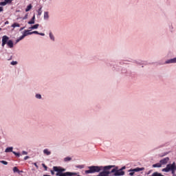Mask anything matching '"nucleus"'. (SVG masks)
Returning a JSON list of instances; mask_svg holds the SVG:
<instances>
[{
	"mask_svg": "<svg viewBox=\"0 0 176 176\" xmlns=\"http://www.w3.org/2000/svg\"><path fill=\"white\" fill-rule=\"evenodd\" d=\"M53 170H54V171L56 172V176H76V175H78V173H72V172L64 173V171H65V169L60 168V167H58V166H54Z\"/></svg>",
	"mask_w": 176,
	"mask_h": 176,
	"instance_id": "nucleus-1",
	"label": "nucleus"
},
{
	"mask_svg": "<svg viewBox=\"0 0 176 176\" xmlns=\"http://www.w3.org/2000/svg\"><path fill=\"white\" fill-rule=\"evenodd\" d=\"M88 168L89 170H85V174H94V173H100L102 170V166H89Z\"/></svg>",
	"mask_w": 176,
	"mask_h": 176,
	"instance_id": "nucleus-2",
	"label": "nucleus"
},
{
	"mask_svg": "<svg viewBox=\"0 0 176 176\" xmlns=\"http://www.w3.org/2000/svg\"><path fill=\"white\" fill-rule=\"evenodd\" d=\"M162 171H164L165 173H168V171H172V174H174V173H175L176 171L175 162L166 165V167L165 168H163Z\"/></svg>",
	"mask_w": 176,
	"mask_h": 176,
	"instance_id": "nucleus-3",
	"label": "nucleus"
},
{
	"mask_svg": "<svg viewBox=\"0 0 176 176\" xmlns=\"http://www.w3.org/2000/svg\"><path fill=\"white\" fill-rule=\"evenodd\" d=\"M111 173H114L116 176L124 175V171L122 170V169H118V167L111 169Z\"/></svg>",
	"mask_w": 176,
	"mask_h": 176,
	"instance_id": "nucleus-4",
	"label": "nucleus"
},
{
	"mask_svg": "<svg viewBox=\"0 0 176 176\" xmlns=\"http://www.w3.org/2000/svg\"><path fill=\"white\" fill-rule=\"evenodd\" d=\"M9 42V37L8 36H3L2 37V47L5 46Z\"/></svg>",
	"mask_w": 176,
	"mask_h": 176,
	"instance_id": "nucleus-5",
	"label": "nucleus"
},
{
	"mask_svg": "<svg viewBox=\"0 0 176 176\" xmlns=\"http://www.w3.org/2000/svg\"><path fill=\"white\" fill-rule=\"evenodd\" d=\"M168 160H170V158H168L167 157L164 158L163 160H161L160 161V163L161 164V166H164V165L167 164V163H168Z\"/></svg>",
	"mask_w": 176,
	"mask_h": 176,
	"instance_id": "nucleus-6",
	"label": "nucleus"
},
{
	"mask_svg": "<svg viewBox=\"0 0 176 176\" xmlns=\"http://www.w3.org/2000/svg\"><path fill=\"white\" fill-rule=\"evenodd\" d=\"M176 63V58L169 59L166 61V64H173Z\"/></svg>",
	"mask_w": 176,
	"mask_h": 176,
	"instance_id": "nucleus-7",
	"label": "nucleus"
},
{
	"mask_svg": "<svg viewBox=\"0 0 176 176\" xmlns=\"http://www.w3.org/2000/svg\"><path fill=\"white\" fill-rule=\"evenodd\" d=\"M145 170V168H135L132 170V171H135V173H138V171H144Z\"/></svg>",
	"mask_w": 176,
	"mask_h": 176,
	"instance_id": "nucleus-8",
	"label": "nucleus"
},
{
	"mask_svg": "<svg viewBox=\"0 0 176 176\" xmlns=\"http://www.w3.org/2000/svg\"><path fill=\"white\" fill-rule=\"evenodd\" d=\"M7 45L9 47H10V49H12V47H13V41L12 40H9L8 42H7Z\"/></svg>",
	"mask_w": 176,
	"mask_h": 176,
	"instance_id": "nucleus-9",
	"label": "nucleus"
},
{
	"mask_svg": "<svg viewBox=\"0 0 176 176\" xmlns=\"http://www.w3.org/2000/svg\"><path fill=\"white\" fill-rule=\"evenodd\" d=\"M28 24H35V15L33 16L32 19L28 22Z\"/></svg>",
	"mask_w": 176,
	"mask_h": 176,
	"instance_id": "nucleus-10",
	"label": "nucleus"
},
{
	"mask_svg": "<svg viewBox=\"0 0 176 176\" xmlns=\"http://www.w3.org/2000/svg\"><path fill=\"white\" fill-rule=\"evenodd\" d=\"M153 168H160L162 167V164L160 162L153 164Z\"/></svg>",
	"mask_w": 176,
	"mask_h": 176,
	"instance_id": "nucleus-11",
	"label": "nucleus"
},
{
	"mask_svg": "<svg viewBox=\"0 0 176 176\" xmlns=\"http://www.w3.org/2000/svg\"><path fill=\"white\" fill-rule=\"evenodd\" d=\"M5 152L6 153H9V152H13V147H8L6 150Z\"/></svg>",
	"mask_w": 176,
	"mask_h": 176,
	"instance_id": "nucleus-12",
	"label": "nucleus"
},
{
	"mask_svg": "<svg viewBox=\"0 0 176 176\" xmlns=\"http://www.w3.org/2000/svg\"><path fill=\"white\" fill-rule=\"evenodd\" d=\"M23 35L27 36V35H32V33L30 32V30H25Z\"/></svg>",
	"mask_w": 176,
	"mask_h": 176,
	"instance_id": "nucleus-13",
	"label": "nucleus"
},
{
	"mask_svg": "<svg viewBox=\"0 0 176 176\" xmlns=\"http://www.w3.org/2000/svg\"><path fill=\"white\" fill-rule=\"evenodd\" d=\"M32 9V5L30 4L29 6H27L25 9V12H30Z\"/></svg>",
	"mask_w": 176,
	"mask_h": 176,
	"instance_id": "nucleus-14",
	"label": "nucleus"
},
{
	"mask_svg": "<svg viewBox=\"0 0 176 176\" xmlns=\"http://www.w3.org/2000/svg\"><path fill=\"white\" fill-rule=\"evenodd\" d=\"M38 27H39V24H36L30 28V30H36L38 29Z\"/></svg>",
	"mask_w": 176,
	"mask_h": 176,
	"instance_id": "nucleus-15",
	"label": "nucleus"
},
{
	"mask_svg": "<svg viewBox=\"0 0 176 176\" xmlns=\"http://www.w3.org/2000/svg\"><path fill=\"white\" fill-rule=\"evenodd\" d=\"M43 153H45V155H47V156H49V155H51L52 153L47 149H44Z\"/></svg>",
	"mask_w": 176,
	"mask_h": 176,
	"instance_id": "nucleus-16",
	"label": "nucleus"
},
{
	"mask_svg": "<svg viewBox=\"0 0 176 176\" xmlns=\"http://www.w3.org/2000/svg\"><path fill=\"white\" fill-rule=\"evenodd\" d=\"M11 27H12V28H16V27H20V24L17 23H13Z\"/></svg>",
	"mask_w": 176,
	"mask_h": 176,
	"instance_id": "nucleus-17",
	"label": "nucleus"
},
{
	"mask_svg": "<svg viewBox=\"0 0 176 176\" xmlns=\"http://www.w3.org/2000/svg\"><path fill=\"white\" fill-rule=\"evenodd\" d=\"M13 172L14 173H20V170H19V168L16 167V166H15V167H14L13 168Z\"/></svg>",
	"mask_w": 176,
	"mask_h": 176,
	"instance_id": "nucleus-18",
	"label": "nucleus"
},
{
	"mask_svg": "<svg viewBox=\"0 0 176 176\" xmlns=\"http://www.w3.org/2000/svg\"><path fill=\"white\" fill-rule=\"evenodd\" d=\"M24 38H25V35L23 34L21 37H19V38L16 40V42H20V41H21L22 39H24Z\"/></svg>",
	"mask_w": 176,
	"mask_h": 176,
	"instance_id": "nucleus-19",
	"label": "nucleus"
},
{
	"mask_svg": "<svg viewBox=\"0 0 176 176\" xmlns=\"http://www.w3.org/2000/svg\"><path fill=\"white\" fill-rule=\"evenodd\" d=\"M44 19H49V12H44Z\"/></svg>",
	"mask_w": 176,
	"mask_h": 176,
	"instance_id": "nucleus-20",
	"label": "nucleus"
},
{
	"mask_svg": "<svg viewBox=\"0 0 176 176\" xmlns=\"http://www.w3.org/2000/svg\"><path fill=\"white\" fill-rule=\"evenodd\" d=\"M6 5H8L6 1L0 3V6H6Z\"/></svg>",
	"mask_w": 176,
	"mask_h": 176,
	"instance_id": "nucleus-21",
	"label": "nucleus"
},
{
	"mask_svg": "<svg viewBox=\"0 0 176 176\" xmlns=\"http://www.w3.org/2000/svg\"><path fill=\"white\" fill-rule=\"evenodd\" d=\"M76 168H85V165H76Z\"/></svg>",
	"mask_w": 176,
	"mask_h": 176,
	"instance_id": "nucleus-22",
	"label": "nucleus"
},
{
	"mask_svg": "<svg viewBox=\"0 0 176 176\" xmlns=\"http://www.w3.org/2000/svg\"><path fill=\"white\" fill-rule=\"evenodd\" d=\"M41 14H42V7H41L38 10V15L41 16Z\"/></svg>",
	"mask_w": 176,
	"mask_h": 176,
	"instance_id": "nucleus-23",
	"label": "nucleus"
},
{
	"mask_svg": "<svg viewBox=\"0 0 176 176\" xmlns=\"http://www.w3.org/2000/svg\"><path fill=\"white\" fill-rule=\"evenodd\" d=\"M65 162H70V160H72V158L69 157H67L64 159Z\"/></svg>",
	"mask_w": 176,
	"mask_h": 176,
	"instance_id": "nucleus-24",
	"label": "nucleus"
},
{
	"mask_svg": "<svg viewBox=\"0 0 176 176\" xmlns=\"http://www.w3.org/2000/svg\"><path fill=\"white\" fill-rule=\"evenodd\" d=\"M50 38L52 39V41H54V36H53V34L52 32H50Z\"/></svg>",
	"mask_w": 176,
	"mask_h": 176,
	"instance_id": "nucleus-25",
	"label": "nucleus"
},
{
	"mask_svg": "<svg viewBox=\"0 0 176 176\" xmlns=\"http://www.w3.org/2000/svg\"><path fill=\"white\" fill-rule=\"evenodd\" d=\"M0 163H2V164H4L5 166H8V162L6 161L2 160V161H0Z\"/></svg>",
	"mask_w": 176,
	"mask_h": 176,
	"instance_id": "nucleus-26",
	"label": "nucleus"
},
{
	"mask_svg": "<svg viewBox=\"0 0 176 176\" xmlns=\"http://www.w3.org/2000/svg\"><path fill=\"white\" fill-rule=\"evenodd\" d=\"M12 153H14V155H15V156H17L18 157H20V153H16L15 151H12Z\"/></svg>",
	"mask_w": 176,
	"mask_h": 176,
	"instance_id": "nucleus-27",
	"label": "nucleus"
},
{
	"mask_svg": "<svg viewBox=\"0 0 176 176\" xmlns=\"http://www.w3.org/2000/svg\"><path fill=\"white\" fill-rule=\"evenodd\" d=\"M11 65H17V61L11 62Z\"/></svg>",
	"mask_w": 176,
	"mask_h": 176,
	"instance_id": "nucleus-28",
	"label": "nucleus"
},
{
	"mask_svg": "<svg viewBox=\"0 0 176 176\" xmlns=\"http://www.w3.org/2000/svg\"><path fill=\"white\" fill-rule=\"evenodd\" d=\"M36 98L41 99V98H42V96H41V94H36Z\"/></svg>",
	"mask_w": 176,
	"mask_h": 176,
	"instance_id": "nucleus-29",
	"label": "nucleus"
},
{
	"mask_svg": "<svg viewBox=\"0 0 176 176\" xmlns=\"http://www.w3.org/2000/svg\"><path fill=\"white\" fill-rule=\"evenodd\" d=\"M43 167H44L45 170H47V166L45 164H42Z\"/></svg>",
	"mask_w": 176,
	"mask_h": 176,
	"instance_id": "nucleus-30",
	"label": "nucleus"
},
{
	"mask_svg": "<svg viewBox=\"0 0 176 176\" xmlns=\"http://www.w3.org/2000/svg\"><path fill=\"white\" fill-rule=\"evenodd\" d=\"M31 34H37L39 35V32L38 31L32 32Z\"/></svg>",
	"mask_w": 176,
	"mask_h": 176,
	"instance_id": "nucleus-31",
	"label": "nucleus"
},
{
	"mask_svg": "<svg viewBox=\"0 0 176 176\" xmlns=\"http://www.w3.org/2000/svg\"><path fill=\"white\" fill-rule=\"evenodd\" d=\"M6 3H12V0H5Z\"/></svg>",
	"mask_w": 176,
	"mask_h": 176,
	"instance_id": "nucleus-32",
	"label": "nucleus"
},
{
	"mask_svg": "<svg viewBox=\"0 0 176 176\" xmlns=\"http://www.w3.org/2000/svg\"><path fill=\"white\" fill-rule=\"evenodd\" d=\"M28 153H27L26 151H23L22 152V155H28Z\"/></svg>",
	"mask_w": 176,
	"mask_h": 176,
	"instance_id": "nucleus-33",
	"label": "nucleus"
},
{
	"mask_svg": "<svg viewBox=\"0 0 176 176\" xmlns=\"http://www.w3.org/2000/svg\"><path fill=\"white\" fill-rule=\"evenodd\" d=\"M1 12H3V7H0V13Z\"/></svg>",
	"mask_w": 176,
	"mask_h": 176,
	"instance_id": "nucleus-34",
	"label": "nucleus"
},
{
	"mask_svg": "<svg viewBox=\"0 0 176 176\" xmlns=\"http://www.w3.org/2000/svg\"><path fill=\"white\" fill-rule=\"evenodd\" d=\"M28 14H26V15L23 17V20L27 19H28Z\"/></svg>",
	"mask_w": 176,
	"mask_h": 176,
	"instance_id": "nucleus-35",
	"label": "nucleus"
},
{
	"mask_svg": "<svg viewBox=\"0 0 176 176\" xmlns=\"http://www.w3.org/2000/svg\"><path fill=\"white\" fill-rule=\"evenodd\" d=\"M38 35H41V36H45L44 33H38Z\"/></svg>",
	"mask_w": 176,
	"mask_h": 176,
	"instance_id": "nucleus-36",
	"label": "nucleus"
},
{
	"mask_svg": "<svg viewBox=\"0 0 176 176\" xmlns=\"http://www.w3.org/2000/svg\"><path fill=\"white\" fill-rule=\"evenodd\" d=\"M27 159H30V157L25 156V157H24V160H27Z\"/></svg>",
	"mask_w": 176,
	"mask_h": 176,
	"instance_id": "nucleus-37",
	"label": "nucleus"
},
{
	"mask_svg": "<svg viewBox=\"0 0 176 176\" xmlns=\"http://www.w3.org/2000/svg\"><path fill=\"white\" fill-rule=\"evenodd\" d=\"M120 170H122V171H123V170H126V166H123Z\"/></svg>",
	"mask_w": 176,
	"mask_h": 176,
	"instance_id": "nucleus-38",
	"label": "nucleus"
},
{
	"mask_svg": "<svg viewBox=\"0 0 176 176\" xmlns=\"http://www.w3.org/2000/svg\"><path fill=\"white\" fill-rule=\"evenodd\" d=\"M34 165L35 166V167H36V168H38V164H36V163H34Z\"/></svg>",
	"mask_w": 176,
	"mask_h": 176,
	"instance_id": "nucleus-39",
	"label": "nucleus"
},
{
	"mask_svg": "<svg viewBox=\"0 0 176 176\" xmlns=\"http://www.w3.org/2000/svg\"><path fill=\"white\" fill-rule=\"evenodd\" d=\"M129 175H131V176L134 175V172H131V173H129Z\"/></svg>",
	"mask_w": 176,
	"mask_h": 176,
	"instance_id": "nucleus-40",
	"label": "nucleus"
},
{
	"mask_svg": "<svg viewBox=\"0 0 176 176\" xmlns=\"http://www.w3.org/2000/svg\"><path fill=\"white\" fill-rule=\"evenodd\" d=\"M52 175H54V170H51Z\"/></svg>",
	"mask_w": 176,
	"mask_h": 176,
	"instance_id": "nucleus-41",
	"label": "nucleus"
},
{
	"mask_svg": "<svg viewBox=\"0 0 176 176\" xmlns=\"http://www.w3.org/2000/svg\"><path fill=\"white\" fill-rule=\"evenodd\" d=\"M5 24H9V21H6V22H5Z\"/></svg>",
	"mask_w": 176,
	"mask_h": 176,
	"instance_id": "nucleus-42",
	"label": "nucleus"
},
{
	"mask_svg": "<svg viewBox=\"0 0 176 176\" xmlns=\"http://www.w3.org/2000/svg\"><path fill=\"white\" fill-rule=\"evenodd\" d=\"M173 174V176H176V175H175V172H174L173 173H172Z\"/></svg>",
	"mask_w": 176,
	"mask_h": 176,
	"instance_id": "nucleus-43",
	"label": "nucleus"
},
{
	"mask_svg": "<svg viewBox=\"0 0 176 176\" xmlns=\"http://www.w3.org/2000/svg\"><path fill=\"white\" fill-rule=\"evenodd\" d=\"M24 28H21V29H20V31H22V30Z\"/></svg>",
	"mask_w": 176,
	"mask_h": 176,
	"instance_id": "nucleus-44",
	"label": "nucleus"
},
{
	"mask_svg": "<svg viewBox=\"0 0 176 176\" xmlns=\"http://www.w3.org/2000/svg\"><path fill=\"white\" fill-rule=\"evenodd\" d=\"M0 31H2V28H0Z\"/></svg>",
	"mask_w": 176,
	"mask_h": 176,
	"instance_id": "nucleus-45",
	"label": "nucleus"
}]
</instances>
